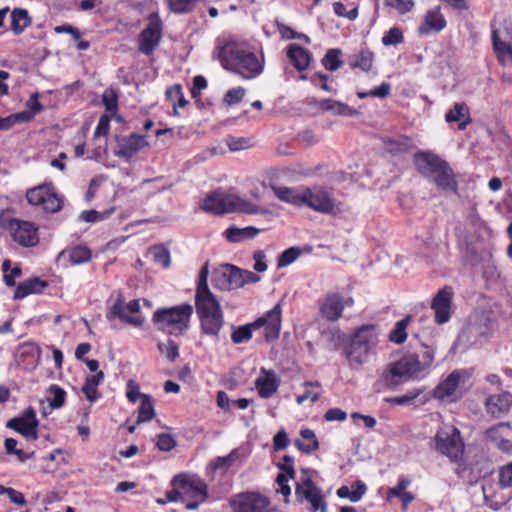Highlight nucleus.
Here are the masks:
<instances>
[{
  "label": "nucleus",
  "mask_w": 512,
  "mask_h": 512,
  "mask_svg": "<svg viewBox=\"0 0 512 512\" xmlns=\"http://www.w3.org/2000/svg\"><path fill=\"white\" fill-rule=\"evenodd\" d=\"M208 264H205L198 276L195 292V310L201 332L217 337L224 325V314L220 302L208 287Z\"/></svg>",
  "instance_id": "f257e3e1"
},
{
  "label": "nucleus",
  "mask_w": 512,
  "mask_h": 512,
  "mask_svg": "<svg viewBox=\"0 0 512 512\" xmlns=\"http://www.w3.org/2000/svg\"><path fill=\"white\" fill-rule=\"evenodd\" d=\"M434 361V349L429 345H422L419 353H411L400 360L389 364L383 373V381L388 388L397 386L415 379L423 378Z\"/></svg>",
  "instance_id": "f03ea898"
},
{
  "label": "nucleus",
  "mask_w": 512,
  "mask_h": 512,
  "mask_svg": "<svg viewBox=\"0 0 512 512\" xmlns=\"http://www.w3.org/2000/svg\"><path fill=\"white\" fill-rule=\"evenodd\" d=\"M217 57L224 69L238 74L243 79H254L264 69V57H258L243 43L226 42L219 47Z\"/></svg>",
  "instance_id": "7ed1b4c3"
},
{
  "label": "nucleus",
  "mask_w": 512,
  "mask_h": 512,
  "mask_svg": "<svg viewBox=\"0 0 512 512\" xmlns=\"http://www.w3.org/2000/svg\"><path fill=\"white\" fill-rule=\"evenodd\" d=\"M414 164L418 172L439 189L456 193L458 183L450 165L431 152H417Z\"/></svg>",
  "instance_id": "20e7f679"
},
{
  "label": "nucleus",
  "mask_w": 512,
  "mask_h": 512,
  "mask_svg": "<svg viewBox=\"0 0 512 512\" xmlns=\"http://www.w3.org/2000/svg\"><path fill=\"white\" fill-rule=\"evenodd\" d=\"M201 208L212 214H225L241 212L246 214L268 215L271 212L259 205L234 194H228L220 190L209 193L203 200Z\"/></svg>",
  "instance_id": "39448f33"
},
{
  "label": "nucleus",
  "mask_w": 512,
  "mask_h": 512,
  "mask_svg": "<svg viewBox=\"0 0 512 512\" xmlns=\"http://www.w3.org/2000/svg\"><path fill=\"white\" fill-rule=\"evenodd\" d=\"M173 490L167 493L168 501L180 499L188 510H196L208 497V486L195 475L180 474L172 480Z\"/></svg>",
  "instance_id": "423d86ee"
},
{
  "label": "nucleus",
  "mask_w": 512,
  "mask_h": 512,
  "mask_svg": "<svg viewBox=\"0 0 512 512\" xmlns=\"http://www.w3.org/2000/svg\"><path fill=\"white\" fill-rule=\"evenodd\" d=\"M281 304L277 303L271 310L259 317L253 323L239 326L234 329L231 339L235 344L248 341L252 337V331L264 327V337L271 342L278 339L281 331Z\"/></svg>",
  "instance_id": "0eeeda50"
},
{
  "label": "nucleus",
  "mask_w": 512,
  "mask_h": 512,
  "mask_svg": "<svg viewBox=\"0 0 512 512\" xmlns=\"http://www.w3.org/2000/svg\"><path fill=\"white\" fill-rule=\"evenodd\" d=\"M378 343V330L375 325H363L358 328L351 338L346 351L351 366H361L375 353Z\"/></svg>",
  "instance_id": "6e6552de"
},
{
  "label": "nucleus",
  "mask_w": 512,
  "mask_h": 512,
  "mask_svg": "<svg viewBox=\"0 0 512 512\" xmlns=\"http://www.w3.org/2000/svg\"><path fill=\"white\" fill-rule=\"evenodd\" d=\"M302 206L316 212L336 215L342 211L340 203L333 197L332 191L324 186L304 187Z\"/></svg>",
  "instance_id": "1a4fd4ad"
},
{
  "label": "nucleus",
  "mask_w": 512,
  "mask_h": 512,
  "mask_svg": "<svg viewBox=\"0 0 512 512\" xmlns=\"http://www.w3.org/2000/svg\"><path fill=\"white\" fill-rule=\"evenodd\" d=\"M434 448L448 457L451 462H457L464 453V442L460 431L454 426L439 429L434 436Z\"/></svg>",
  "instance_id": "9d476101"
},
{
  "label": "nucleus",
  "mask_w": 512,
  "mask_h": 512,
  "mask_svg": "<svg viewBox=\"0 0 512 512\" xmlns=\"http://www.w3.org/2000/svg\"><path fill=\"white\" fill-rule=\"evenodd\" d=\"M192 314L193 307L188 303L162 308V330L175 336L184 334L189 329Z\"/></svg>",
  "instance_id": "9b49d317"
},
{
  "label": "nucleus",
  "mask_w": 512,
  "mask_h": 512,
  "mask_svg": "<svg viewBox=\"0 0 512 512\" xmlns=\"http://www.w3.org/2000/svg\"><path fill=\"white\" fill-rule=\"evenodd\" d=\"M7 227L13 240L23 247H33L39 241L38 227L32 222L12 218Z\"/></svg>",
  "instance_id": "f8f14e48"
},
{
  "label": "nucleus",
  "mask_w": 512,
  "mask_h": 512,
  "mask_svg": "<svg viewBox=\"0 0 512 512\" xmlns=\"http://www.w3.org/2000/svg\"><path fill=\"white\" fill-rule=\"evenodd\" d=\"M6 426L27 439H38L39 421L33 407H28L22 414L10 419Z\"/></svg>",
  "instance_id": "ddd939ff"
},
{
  "label": "nucleus",
  "mask_w": 512,
  "mask_h": 512,
  "mask_svg": "<svg viewBox=\"0 0 512 512\" xmlns=\"http://www.w3.org/2000/svg\"><path fill=\"white\" fill-rule=\"evenodd\" d=\"M270 501L257 492L240 493L230 500L234 512H263Z\"/></svg>",
  "instance_id": "4468645a"
},
{
  "label": "nucleus",
  "mask_w": 512,
  "mask_h": 512,
  "mask_svg": "<svg viewBox=\"0 0 512 512\" xmlns=\"http://www.w3.org/2000/svg\"><path fill=\"white\" fill-rule=\"evenodd\" d=\"M353 304L352 298H344L341 294L328 293L319 306L320 315L328 321H337L343 313L345 306Z\"/></svg>",
  "instance_id": "2eb2a0df"
},
{
  "label": "nucleus",
  "mask_w": 512,
  "mask_h": 512,
  "mask_svg": "<svg viewBox=\"0 0 512 512\" xmlns=\"http://www.w3.org/2000/svg\"><path fill=\"white\" fill-rule=\"evenodd\" d=\"M241 269L226 264L213 273L212 282L214 287L220 290H232L241 287Z\"/></svg>",
  "instance_id": "dca6fc26"
},
{
  "label": "nucleus",
  "mask_w": 512,
  "mask_h": 512,
  "mask_svg": "<svg viewBox=\"0 0 512 512\" xmlns=\"http://www.w3.org/2000/svg\"><path fill=\"white\" fill-rule=\"evenodd\" d=\"M452 297V288L445 286L433 298L431 308L434 311L437 324H444L449 321L452 313Z\"/></svg>",
  "instance_id": "f3484780"
},
{
  "label": "nucleus",
  "mask_w": 512,
  "mask_h": 512,
  "mask_svg": "<svg viewBox=\"0 0 512 512\" xmlns=\"http://www.w3.org/2000/svg\"><path fill=\"white\" fill-rule=\"evenodd\" d=\"M155 18L157 13L151 15L149 26L139 35V51L146 55L151 54L160 41V23Z\"/></svg>",
  "instance_id": "a211bd4d"
},
{
  "label": "nucleus",
  "mask_w": 512,
  "mask_h": 512,
  "mask_svg": "<svg viewBox=\"0 0 512 512\" xmlns=\"http://www.w3.org/2000/svg\"><path fill=\"white\" fill-rule=\"evenodd\" d=\"M446 24V20L441 13V7L435 6L426 12L424 20L417 31L420 35L438 33L446 27Z\"/></svg>",
  "instance_id": "6ab92c4d"
},
{
  "label": "nucleus",
  "mask_w": 512,
  "mask_h": 512,
  "mask_svg": "<svg viewBox=\"0 0 512 512\" xmlns=\"http://www.w3.org/2000/svg\"><path fill=\"white\" fill-rule=\"evenodd\" d=\"M463 370H455L451 372L445 380L440 382L433 390V396L436 399H452L455 396L460 380L464 377Z\"/></svg>",
  "instance_id": "aec40b11"
},
{
  "label": "nucleus",
  "mask_w": 512,
  "mask_h": 512,
  "mask_svg": "<svg viewBox=\"0 0 512 512\" xmlns=\"http://www.w3.org/2000/svg\"><path fill=\"white\" fill-rule=\"evenodd\" d=\"M40 348L31 342L23 343L19 346L16 353L18 365L25 369L34 368L40 359Z\"/></svg>",
  "instance_id": "412c9836"
},
{
  "label": "nucleus",
  "mask_w": 512,
  "mask_h": 512,
  "mask_svg": "<svg viewBox=\"0 0 512 512\" xmlns=\"http://www.w3.org/2000/svg\"><path fill=\"white\" fill-rule=\"evenodd\" d=\"M414 148L413 140L407 136H397L394 138H383V149L393 156L402 155L410 152Z\"/></svg>",
  "instance_id": "4be33fe9"
},
{
  "label": "nucleus",
  "mask_w": 512,
  "mask_h": 512,
  "mask_svg": "<svg viewBox=\"0 0 512 512\" xmlns=\"http://www.w3.org/2000/svg\"><path fill=\"white\" fill-rule=\"evenodd\" d=\"M300 482L296 484L295 494L300 500L309 501L321 494V490L315 485L307 469H302Z\"/></svg>",
  "instance_id": "5701e85b"
},
{
  "label": "nucleus",
  "mask_w": 512,
  "mask_h": 512,
  "mask_svg": "<svg viewBox=\"0 0 512 512\" xmlns=\"http://www.w3.org/2000/svg\"><path fill=\"white\" fill-rule=\"evenodd\" d=\"M48 286V282L40 279L39 277H34L27 279L21 283H19L14 291L13 298L15 300H20L27 297L30 294H39Z\"/></svg>",
  "instance_id": "b1692460"
},
{
  "label": "nucleus",
  "mask_w": 512,
  "mask_h": 512,
  "mask_svg": "<svg viewBox=\"0 0 512 512\" xmlns=\"http://www.w3.org/2000/svg\"><path fill=\"white\" fill-rule=\"evenodd\" d=\"M270 188L274 192L275 196L286 203L302 206L304 187L298 188H289L285 186H278L276 184H271Z\"/></svg>",
  "instance_id": "393cba45"
},
{
  "label": "nucleus",
  "mask_w": 512,
  "mask_h": 512,
  "mask_svg": "<svg viewBox=\"0 0 512 512\" xmlns=\"http://www.w3.org/2000/svg\"><path fill=\"white\" fill-rule=\"evenodd\" d=\"M264 372V375L258 377L255 381V386L258 390L260 397L270 398L279 387V380L273 371Z\"/></svg>",
  "instance_id": "a878e982"
},
{
  "label": "nucleus",
  "mask_w": 512,
  "mask_h": 512,
  "mask_svg": "<svg viewBox=\"0 0 512 512\" xmlns=\"http://www.w3.org/2000/svg\"><path fill=\"white\" fill-rule=\"evenodd\" d=\"M108 319L118 318L122 322L127 324H131L134 326H140L143 323V319L140 316H131L129 315V311L126 308V304L122 299L118 298L115 303L110 308L108 314Z\"/></svg>",
  "instance_id": "bb28decb"
},
{
  "label": "nucleus",
  "mask_w": 512,
  "mask_h": 512,
  "mask_svg": "<svg viewBox=\"0 0 512 512\" xmlns=\"http://www.w3.org/2000/svg\"><path fill=\"white\" fill-rule=\"evenodd\" d=\"M287 56L298 71L307 69L311 61V53L296 44L288 46Z\"/></svg>",
  "instance_id": "cd10ccee"
},
{
  "label": "nucleus",
  "mask_w": 512,
  "mask_h": 512,
  "mask_svg": "<svg viewBox=\"0 0 512 512\" xmlns=\"http://www.w3.org/2000/svg\"><path fill=\"white\" fill-rule=\"evenodd\" d=\"M147 145L144 136L138 134H131L128 139L120 144L119 150L116 153L119 157L130 159L133 157L141 148Z\"/></svg>",
  "instance_id": "c85d7f7f"
},
{
  "label": "nucleus",
  "mask_w": 512,
  "mask_h": 512,
  "mask_svg": "<svg viewBox=\"0 0 512 512\" xmlns=\"http://www.w3.org/2000/svg\"><path fill=\"white\" fill-rule=\"evenodd\" d=\"M319 108L323 111H330L334 115L340 116H355L358 115L359 112L349 107L347 104L332 100V99H324L319 102Z\"/></svg>",
  "instance_id": "c756f323"
},
{
  "label": "nucleus",
  "mask_w": 512,
  "mask_h": 512,
  "mask_svg": "<svg viewBox=\"0 0 512 512\" xmlns=\"http://www.w3.org/2000/svg\"><path fill=\"white\" fill-rule=\"evenodd\" d=\"M300 436L302 439H296L294 441V445L302 452L306 454H310L313 451L317 450L319 447V442L316 438V435L311 429H302L300 431Z\"/></svg>",
  "instance_id": "7c9ffc66"
},
{
  "label": "nucleus",
  "mask_w": 512,
  "mask_h": 512,
  "mask_svg": "<svg viewBox=\"0 0 512 512\" xmlns=\"http://www.w3.org/2000/svg\"><path fill=\"white\" fill-rule=\"evenodd\" d=\"M10 17V28L15 35H20L31 24V18L25 9L15 8Z\"/></svg>",
  "instance_id": "2f4dec72"
},
{
  "label": "nucleus",
  "mask_w": 512,
  "mask_h": 512,
  "mask_svg": "<svg viewBox=\"0 0 512 512\" xmlns=\"http://www.w3.org/2000/svg\"><path fill=\"white\" fill-rule=\"evenodd\" d=\"M367 491L364 482L357 480L352 484V490L348 486H341L337 490V496L340 498H348L351 502L356 503L361 500Z\"/></svg>",
  "instance_id": "473e14b6"
},
{
  "label": "nucleus",
  "mask_w": 512,
  "mask_h": 512,
  "mask_svg": "<svg viewBox=\"0 0 512 512\" xmlns=\"http://www.w3.org/2000/svg\"><path fill=\"white\" fill-rule=\"evenodd\" d=\"M445 119L447 122H459V128L464 129L470 121L467 105L465 103H456L454 107L446 113Z\"/></svg>",
  "instance_id": "72a5a7b5"
},
{
  "label": "nucleus",
  "mask_w": 512,
  "mask_h": 512,
  "mask_svg": "<svg viewBox=\"0 0 512 512\" xmlns=\"http://www.w3.org/2000/svg\"><path fill=\"white\" fill-rule=\"evenodd\" d=\"M259 231V229L252 226L245 228L230 227L226 230L225 235L230 242L236 243L255 237Z\"/></svg>",
  "instance_id": "f704fd0d"
},
{
  "label": "nucleus",
  "mask_w": 512,
  "mask_h": 512,
  "mask_svg": "<svg viewBox=\"0 0 512 512\" xmlns=\"http://www.w3.org/2000/svg\"><path fill=\"white\" fill-rule=\"evenodd\" d=\"M492 43L494 51L501 62H512V47L510 44L500 39L497 30L492 31Z\"/></svg>",
  "instance_id": "c9c22d12"
},
{
  "label": "nucleus",
  "mask_w": 512,
  "mask_h": 512,
  "mask_svg": "<svg viewBox=\"0 0 512 512\" xmlns=\"http://www.w3.org/2000/svg\"><path fill=\"white\" fill-rule=\"evenodd\" d=\"M486 407L490 414L499 417L508 410V401L505 396L491 395L486 400Z\"/></svg>",
  "instance_id": "e433bc0d"
},
{
  "label": "nucleus",
  "mask_w": 512,
  "mask_h": 512,
  "mask_svg": "<svg viewBox=\"0 0 512 512\" xmlns=\"http://www.w3.org/2000/svg\"><path fill=\"white\" fill-rule=\"evenodd\" d=\"M411 316L407 315L403 319L397 321L394 328L389 333V340L395 344H402L407 339V326L410 322Z\"/></svg>",
  "instance_id": "4c0bfd02"
},
{
  "label": "nucleus",
  "mask_w": 512,
  "mask_h": 512,
  "mask_svg": "<svg viewBox=\"0 0 512 512\" xmlns=\"http://www.w3.org/2000/svg\"><path fill=\"white\" fill-rule=\"evenodd\" d=\"M68 256L73 265H80L91 260V251L88 247L77 245L68 251Z\"/></svg>",
  "instance_id": "58836bf2"
},
{
  "label": "nucleus",
  "mask_w": 512,
  "mask_h": 512,
  "mask_svg": "<svg viewBox=\"0 0 512 512\" xmlns=\"http://www.w3.org/2000/svg\"><path fill=\"white\" fill-rule=\"evenodd\" d=\"M50 189L51 188L48 185H39L28 189L26 192V199L28 203L33 206H41Z\"/></svg>",
  "instance_id": "ea45409f"
},
{
  "label": "nucleus",
  "mask_w": 512,
  "mask_h": 512,
  "mask_svg": "<svg viewBox=\"0 0 512 512\" xmlns=\"http://www.w3.org/2000/svg\"><path fill=\"white\" fill-rule=\"evenodd\" d=\"M155 415L152 398L149 395H143L140 406L138 407L137 422H146L151 420Z\"/></svg>",
  "instance_id": "a19ab883"
},
{
  "label": "nucleus",
  "mask_w": 512,
  "mask_h": 512,
  "mask_svg": "<svg viewBox=\"0 0 512 512\" xmlns=\"http://www.w3.org/2000/svg\"><path fill=\"white\" fill-rule=\"evenodd\" d=\"M340 56H341L340 49H336V48L329 49L322 59L323 66L328 71H331V72L338 70L343 65V61L340 59Z\"/></svg>",
  "instance_id": "79ce46f5"
},
{
  "label": "nucleus",
  "mask_w": 512,
  "mask_h": 512,
  "mask_svg": "<svg viewBox=\"0 0 512 512\" xmlns=\"http://www.w3.org/2000/svg\"><path fill=\"white\" fill-rule=\"evenodd\" d=\"M41 206L46 212L56 213L63 207V198L58 196L51 188Z\"/></svg>",
  "instance_id": "37998d69"
},
{
  "label": "nucleus",
  "mask_w": 512,
  "mask_h": 512,
  "mask_svg": "<svg viewBox=\"0 0 512 512\" xmlns=\"http://www.w3.org/2000/svg\"><path fill=\"white\" fill-rule=\"evenodd\" d=\"M201 0H168L169 8L174 13L185 14L193 11Z\"/></svg>",
  "instance_id": "c03bdc74"
},
{
  "label": "nucleus",
  "mask_w": 512,
  "mask_h": 512,
  "mask_svg": "<svg viewBox=\"0 0 512 512\" xmlns=\"http://www.w3.org/2000/svg\"><path fill=\"white\" fill-rule=\"evenodd\" d=\"M374 60V54L368 49H362L356 56L355 60L351 62L353 67H358L363 71L371 69Z\"/></svg>",
  "instance_id": "a18cd8bd"
},
{
  "label": "nucleus",
  "mask_w": 512,
  "mask_h": 512,
  "mask_svg": "<svg viewBox=\"0 0 512 512\" xmlns=\"http://www.w3.org/2000/svg\"><path fill=\"white\" fill-rule=\"evenodd\" d=\"M49 392L52 398L49 399V405L52 409H59L65 403L66 392L63 388L58 385H51Z\"/></svg>",
  "instance_id": "49530a36"
},
{
  "label": "nucleus",
  "mask_w": 512,
  "mask_h": 512,
  "mask_svg": "<svg viewBox=\"0 0 512 512\" xmlns=\"http://www.w3.org/2000/svg\"><path fill=\"white\" fill-rule=\"evenodd\" d=\"M301 254V251L297 247H290L283 251L277 259V267L282 268L293 263Z\"/></svg>",
  "instance_id": "de8ad7c7"
},
{
  "label": "nucleus",
  "mask_w": 512,
  "mask_h": 512,
  "mask_svg": "<svg viewBox=\"0 0 512 512\" xmlns=\"http://www.w3.org/2000/svg\"><path fill=\"white\" fill-rule=\"evenodd\" d=\"M403 41V33L398 27L390 28L389 31L382 37V44L384 46L400 44Z\"/></svg>",
  "instance_id": "09e8293b"
},
{
  "label": "nucleus",
  "mask_w": 512,
  "mask_h": 512,
  "mask_svg": "<svg viewBox=\"0 0 512 512\" xmlns=\"http://www.w3.org/2000/svg\"><path fill=\"white\" fill-rule=\"evenodd\" d=\"M385 5L404 15L413 9L415 2L414 0H385Z\"/></svg>",
  "instance_id": "8fccbe9b"
},
{
  "label": "nucleus",
  "mask_w": 512,
  "mask_h": 512,
  "mask_svg": "<svg viewBox=\"0 0 512 512\" xmlns=\"http://www.w3.org/2000/svg\"><path fill=\"white\" fill-rule=\"evenodd\" d=\"M391 86L389 83H382L380 87L371 89L367 92H358L357 96L360 99L366 98V97H378V98H384L390 94Z\"/></svg>",
  "instance_id": "3c124183"
},
{
  "label": "nucleus",
  "mask_w": 512,
  "mask_h": 512,
  "mask_svg": "<svg viewBox=\"0 0 512 512\" xmlns=\"http://www.w3.org/2000/svg\"><path fill=\"white\" fill-rule=\"evenodd\" d=\"M510 431V425L508 423H499L490 428L485 432L486 437L497 441L501 436L507 434Z\"/></svg>",
  "instance_id": "603ef678"
},
{
  "label": "nucleus",
  "mask_w": 512,
  "mask_h": 512,
  "mask_svg": "<svg viewBox=\"0 0 512 512\" xmlns=\"http://www.w3.org/2000/svg\"><path fill=\"white\" fill-rule=\"evenodd\" d=\"M245 92L246 91L243 87H236V88L230 89L224 95L223 100L229 106L238 104L243 99Z\"/></svg>",
  "instance_id": "864d4df0"
},
{
  "label": "nucleus",
  "mask_w": 512,
  "mask_h": 512,
  "mask_svg": "<svg viewBox=\"0 0 512 512\" xmlns=\"http://www.w3.org/2000/svg\"><path fill=\"white\" fill-rule=\"evenodd\" d=\"M102 103L107 112H115L118 107V96L113 90H105L102 95Z\"/></svg>",
  "instance_id": "5fc2aeb1"
},
{
  "label": "nucleus",
  "mask_w": 512,
  "mask_h": 512,
  "mask_svg": "<svg viewBox=\"0 0 512 512\" xmlns=\"http://www.w3.org/2000/svg\"><path fill=\"white\" fill-rule=\"evenodd\" d=\"M110 116L108 114H103L101 115L99 121H98V124L96 126V129L94 131V136L95 137H100V136H106L108 135L109 133V130H110Z\"/></svg>",
  "instance_id": "6e6d98bb"
},
{
  "label": "nucleus",
  "mask_w": 512,
  "mask_h": 512,
  "mask_svg": "<svg viewBox=\"0 0 512 512\" xmlns=\"http://www.w3.org/2000/svg\"><path fill=\"white\" fill-rule=\"evenodd\" d=\"M143 395L140 393V387L135 381L129 380L127 382L126 397L130 402L135 403L138 399L142 400Z\"/></svg>",
  "instance_id": "4d7b16f0"
},
{
  "label": "nucleus",
  "mask_w": 512,
  "mask_h": 512,
  "mask_svg": "<svg viewBox=\"0 0 512 512\" xmlns=\"http://www.w3.org/2000/svg\"><path fill=\"white\" fill-rule=\"evenodd\" d=\"M499 483L501 487H512V463L503 466L499 471Z\"/></svg>",
  "instance_id": "13d9d810"
},
{
  "label": "nucleus",
  "mask_w": 512,
  "mask_h": 512,
  "mask_svg": "<svg viewBox=\"0 0 512 512\" xmlns=\"http://www.w3.org/2000/svg\"><path fill=\"white\" fill-rule=\"evenodd\" d=\"M411 484V481L407 478H402L399 480L398 484L389 489L388 497H397L400 498L402 494L406 491V488Z\"/></svg>",
  "instance_id": "bf43d9fd"
},
{
  "label": "nucleus",
  "mask_w": 512,
  "mask_h": 512,
  "mask_svg": "<svg viewBox=\"0 0 512 512\" xmlns=\"http://www.w3.org/2000/svg\"><path fill=\"white\" fill-rule=\"evenodd\" d=\"M251 146L250 139L247 138H230L228 140V147L231 151H240Z\"/></svg>",
  "instance_id": "052dcab7"
},
{
  "label": "nucleus",
  "mask_w": 512,
  "mask_h": 512,
  "mask_svg": "<svg viewBox=\"0 0 512 512\" xmlns=\"http://www.w3.org/2000/svg\"><path fill=\"white\" fill-rule=\"evenodd\" d=\"M284 463H278L277 467L282 471V473L286 474V476L294 477L295 471H294V459L293 457L289 455H285L283 457Z\"/></svg>",
  "instance_id": "680f3d73"
},
{
  "label": "nucleus",
  "mask_w": 512,
  "mask_h": 512,
  "mask_svg": "<svg viewBox=\"0 0 512 512\" xmlns=\"http://www.w3.org/2000/svg\"><path fill=\"white\" fill-rule=\"evenodd\" d=\"M288 436L284 430H280L273 438V448L276 451L283 450L288 445Z\"/></svg>",
  "instance_id": "e2e57ef3"
},
{
  "label": "nucleus",
  "mask_w": 512,
  "mask_h": 512,
  "mask_svg": "<svg viewBox=\"0 0 512 512\" xmlns=\"http://www.w3.org/2000/svg\"><path fill=\"white\" fill-rule=\"evenodd\" d=\"M22 275V269L19 265H16L11 269L10 273L3 275V282L8 287H13L16 285V278Z\"/></svg>",
  "instance_id": "0e129e2a"
},
{
  "label": "nucleus",
  "mask_w": 512,
  "mask_h": 512,
  "mask_svg": "<svg viewBox=\"0 0 512 512\" xmlns=\"http://www.w3.org/2000/svg\"><path fill=\"white\" fill-rule=\"evenodd\" d=\"M253 259L255 261L254 263V270L258 273L264 272L267 269L266 264V256L265 253L261 250H258L254 252Z\"/></svg>",
  "instance_id": "69168bd1"
},
{
  "label": "nucleus",
  "mask_w": 512,
  "mask_h": 512,
  "mask_svg": "<svg viewBox=\"0 0 512 512\" xmlns=\"http://www.w3.org/2000/svg\"><path fill=\"white\" fill-rule=\"evenodd\" d=\"M421 393H422V390L417 389V390L410 392L408 394H405L403 396L394 397L390 400V402L397 404V405H406V404L411 403Z\"/></svg>",
  "instance_id": "338daca9"
},
{
  "label": "nucleus",
  "mask_w": 512,
  "mask_h": 512,
  "mask_svg": "<svg viewBox=\"0 0 512 512\" xmlns=\"http://www.w3.org/2000/svg\"><path fill=\"white\" fill-rule=\"evenodd\" d=\"M207 87L206 79L201 76H195L193 79V87L191 89V95L193 98H197L200 95L201 90Z\"/></svg>",
  "instance_id": "774afa93"
}]
</instances>
